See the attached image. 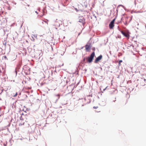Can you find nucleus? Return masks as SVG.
Wrapping results in <instances>:
<instances>
[{
	"label": "nucleus",
	"instance_id": "20e7f679",
	"mask_svg": "<svg viewBox=\"0 0 146 146\" xmlns=\"http://www.w3.org/2000/svg\"><path fill=\"white\" fill-rule=\"evenodd\" d=\"M114 26V23H113V22H111L109 25V28L110 29H112Z\"/></svg>",
	"mask_w": 146,
	"mask_h": 146
},
{
	"label": "nucleus",
	"instance_id": "4be33fe9",
	"mask_svg": "<svg viewBox=\"0 0 146 146\" xmlns=\"http://www.w3.org/2000/svg\"><path fill=\"white\" fill-rule=\"evenodd\" d=\"M36 13H38L37 12H36Z\"/></svg>",
	"mask_w": 146,
	"mask_h": 146
},
{
	"label": "nucleus",
	"instance_id": "f257e3e1",
	"mask_svg": "<svg viewBox=\"0 0 146 146\" xmlns=\"http://www.w3.org/2000/svg\"><path fill=\"white\" fill-rule=\"evenodd\" d=\"M95 53L93 52L91 54L90 57H88L86 58L87 61L89 63L92 62Z\"/></svg>",
	"mask_w": 146,
	"mask_h": 146
},
{
	"label": "nucleus",
	"instance_id": "f8f14e48",
	"mask_svg": "<svg viewBox=\"0 0 146 146\" xmlns=\"http://www.w3.org/2000/svg\"><path fill=\"white\" fill-rule=\"evenodd\" d=\"M98 108V106H94L93 107V108L94 109H97Z\"/></svg>",
	"mask_w": 146,
	"mask_h": 146
},
{
	"label": "nucleus",
	"instance_id": "423d86ee",
	"mask_svg": "<svg viewBox=\"0 0 146 146\" xmlns=\"http://www.w3.org/2000/svg\"><path fill=\"white\" fill-rule=\"evenodd\" d=\"M121 33L122 34L125 36L127 37L128 36V34L127 33L125 32H124L123 31H121Z\"/></svg>",
	"mask_w": 146,
	"mask_h": 146
},
{
	"label": "nucleus",
	"instance_id": "5701e85b",
	"mask_svg": "<svg viewBox=\"0 0 146 146\" xmlns=\"http://www.w3.org/2000/svg\"><path fill=\"white\" fill-rule=\"evenodd\" d=\"M144 81H145V79H144Z\"/></svg>",
	"mask_w": 146,
	"mask_h": 146
},
{
	"label": "nucleus",
	"instance_id": "4468645a",
	"mask_svg": "<svg viewBox=\"0 0 146 146\" xmlns=\"http://www.w3.org/2000/svg\"><path fill=\"white\" fill-rule=\"evenodd\" d=\"M17 92H16V93L14 95V97H15V96H17Z\"/></svg>",
	"mask_w": 146,
	"mask_h": 146
},
{
	"label": "nucleus",
	"instance_id": "a211bd4d",
	"mask_svg": "<svg viewBox=\"0 0 146 146\" xmlns=\"http://www.w3.org/2000/svg\"><path fill=\"white\" fill-rule=\"evenodd\" d=\"M85 59H86V58H84V59H83V61H85Z\"/></svg>",
	"mask_w": 146,
	"mask_h": 146
},
{
	"label": "nucleus",
	"instance_id": "f03ea898",
	"mask_svg": "<svg viewBox=\"0 0 146 146\" xmlns=\"http://www.w3.org/2000/svg\"><path fill=\"white\" fill-rule=\"evenodd\" d=\"M78 21L79 22L82 23L83 25L85 24V19L82 16L79 17Z\"/></svg>",
	"mask_w": 146,
	"mask_h": 146
},
{
	"label": "nucleus",
	"instance_id": "2eb2a0df",
	"mask_svg": "<svg viewBox=\"0 0 146 146\" xmlns=\"http://www.w3.org/2000/svg\"><path fill=\"white\" fill-rule=\"evenodd\" d=\"M115 19H114L111 22H112V23L113 22V23H114V22L115 21Z\"/></svg>",
	"mask_w": 146,
	"mask_h": 146
},
{
	"label": "nucleus",
	"instance_id": "6ab92c4d",
	"mask_svg": "<svg viewBox=\"0 0 146 146\" xmlns=\"http://www.w3.org/2000/svg\"><path fill=\"white\" fill-rule=\"evenodd\" d=\"M24 82L25 83H26L27 82H26V81H24Z\"/></svg>",
	"mask_w": 146,
	"mask_h": 146
},
{
	"label": "nucleus",
	"instance_id": "9b49d317",
	"mask_svg": "<svg viewBox=\"0 0 146 146\" xmlns=\"http://www.w3.org/2000/svg\"><path fill=\"white\" fill-rule=\"evenodd\" d=\"M3 58H4L5 59H7V58L6 56H4L3 57Z\"/></svg>",
	"mask_w": 146,
	"mask_h": 146
},
{
	"label": "nucleus",
	"instance_id": "7ed1b4c3",
	"mask_svg": "<svg viewBox=\"0 0 146 146\" xmlns=\"http://www.w3.org/2000/svg\"><path fill=\"white\" fill-rule=\"evenodd\" d=\"M102 55H100L98 57L96 58L94 61V62L96 63H97V62L100 60L102 58Z\"/></svg>",
	"mask_w": 146,
	"mask_h": 146
},
{
	"label": "nucleus",
	"instance_id": "9d476101",
	"mask_svg": "<svg viewBox=\"0 0 146 146\" xmlns=\"http://www.w3.org/2000/svg\"><path fill=\"white\" fill-rule=\"evenodd\" d=\"M122 62V60H120L119 61V66L120 65V63Z\"/></svg>",
	"mask_w": 146,
	"mask_h": 146
},
{
	"label": "nucleus",
	"instance_id": "412c9836",
	"mask_svg": "<svg viewBox=\"0 0 146 146\" xmlns=\"http://www.w3.org/2000/svg\"><path fill=\"white\" fill-rule=\"evenodd\" d=\"M106 89V88H105V89H104V90H105Z\"/></svg>",
	"mask_w": 146,
	"mask_h": 146
},
{
	"label": "nucleus",
	"instance_id": "6e6552de",
	"mask_svg": "<svg viewBox=\"0 0 146 146\" xmlns=\"http://www.w3.org/2000/svg\"><path fill=\"white\" fill-rule=\"evenodd\" d=\"M22 9L23 10H25L27 9V8L26 7V6H25V5L23 6L22 7Z\"/></svg>",
	"mask_w": 146,
	"mask_h": 146
},
{
	"label": "nucleus",
	"instance_id": "dca6fc26",
	"mask_svg": "<svg viewBox=\"0 0 146 146\" xmlns=\"http://www.w3.org/2000/svg\"><path fill=\"white\" fill-rule=\"evenodd\" d=\"M43 15H44V14H43V15H39L38 16L40 17H41L42 16H43Z\"/></svg>",
	"mask_w": 146,
	"mask_h": 146
},
{
	"label": "nucleus",
	"instance_id": "1a4fd4ad",
	"mask_svg": "<svg viewBox=\"0 0 146 146\" xmlns=\"http://www.w3.org/2000/svg\"><path fill=\"white\" fill-rule=\"evenodd\" d=\"M55 25L56 26H59V27L60 26V23H58L57 22H55Z\"/></svg>",
	"mask_w": 146,
	"mask_h": 146
},
{
	"label": "nucleus",
	"instance_id": "0eeeda50",
	"mask_svg": "<svg viewBox=\"0 0 146 146\" xmlns=\"http://www.w3.org/2000/svg\"><path fill=\"white\" fill-rule=\"evenodd\" d=\"M85 48L87 50H88L90 48V46L86 45L85 46Z\"/></svg>",
	"mask_w": 146,
	"mask_h": 146
},
{
	"label": "nucleus",
	"instance_id": "39448f33",
	"mask_svg": "<svg viewBox=\"0 0 146 146\" xmlns=\"http://www.w3.org/2000/svg\"><path fill=\"white\" fill-rule=\"evenodd\" d=\"M20 121H21V122L19 123V126H21L24 125L25 123V122L23 121V120H22L21 119H20Z\"/></svg>",
	"mask_w": 146,
	"mask_h": 146
},
{
	"label": "nucleus",
	"instance_id": "aec40b11",
	"mask_svg": "<svg viewBox=\"0 0 146 146\" xmlns=\"http://www.w3.org/2000/svg\"><path fill=\"white\" fill-rule=\"evenodd\" d=\"M27 6H28V7H29L30 6L29 5H27Z\"/></svg>",
	"mask_w": 146,
	"mask_h": 146
},
{
	"label": "nucleus",
	"instance_id": "ddd939ff",
	"mask_svg": "<svg viewBox=\"0 0 146 146\" xmlns=\"http://www.w3.org/2000/svg\"><path fill=\"white\" fill-rule=\"evenodd\" d=\"M56 96H58V99H59L60 97V94H58V95H56Z\"/></svg>",
	"mask_w": 146,
	"mask_h": 146
},
{
	"label": "nucleus",
	"instance_id": "f3484780",
	"mask_svg": "<svg viewBox=\"0 0 146 146\" xmlns=\"http://www.w3.org/2000/svg\"><path fill=\"white\" fill-rule=\"evenodd\" d=\"M124 24L126 25H127V23L126 21L124 23Z\"/></svg>",
	"mask_w": 146,
	"mask_h": 146
}]
</instances>
